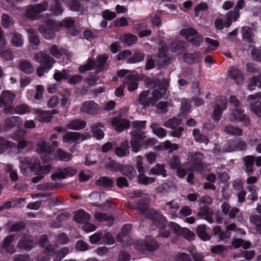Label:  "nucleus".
I'll list each match as a JSON object with an SVG mask.
<instances>
[{
	"label": "nucleus",
	"instance_id": "obj_40",
	"mask_svg": "<svg viewBox=\"0 0 261 261\" xmlns=\"http://www.w3.org/2000/svg\"><path fill=\"white\" fill-rule=\"evenodd\" d=\"M120 39L124 43L128 45H130L137 42V37L132 34H127L121 36Z\"/></svg>",
	"mask_w": 261,
	"mask_h": 261
},
{
	"label": "nucleus",
	"instance_id": "obj_57",
	"mask_svg": "<svg viewBox=\"0 0 261 261\" xmlns=\"http://www.w3.org/2000/svg\"><path fill=\"white\" fill-rule=\"evenodd\" d=\"M130 230L131 226L129 224L125 225L122 228L121 233L117 237V241L119 242H122L123 241V237H125Z\"/></svg>",
	"mask_w": 261,
	"mask_h": 261
},
{
	"label": "nucleus",
	"instance_id": "obj_10",
	"mask_svg": "<svg viewBox=\"0 0 261 261\" xmlns=\"http://www.w3.org/2000/svg\"><path fill=\"white\" fill-rule=\"evenodd\" d=\"M260 98H261V92L249 95L247 97V101L251 110L256 115L261 118V100H259Z\"/></svg>",
	"mask_w": 261,
	"mask_h": 261
},
{
	"label": "nucleus",
	"instance_id": "obj_17",
	"mask_svg": "<svg viewBox=\"0 0 261 261\" xmlns=\"http://www.w3.org/2000/svg\"><path fill=\"white\" fill-rule=\"evenodd\" d=\"M203 155L199 152H195L191 155L190 160L193 170L198 171L202 169L201 161L203 160Z\"/></svg>",
	"mask_w": 261,
	"mask_h": 261
},
{
	"label": "nucleus",
	"instance_id": "obj_39",
	"mask_svg": "<svg viewBox=\"0 0 261 261\" xmlns=\"http://www.w3.org/2000/svg\"><path fill=\"white\" fill-rule=\"evenodd\" d=\"M240 16L239 13L238 12L236 11H230L227 14V18L225 20L224 25L228 28L229 27L232 21H236L237 19Z\"/></svg>",
	"mask_w": 261,
	"mask_h": 261
},
{
	"label": "nucleus",
	"instance_id": "obj_20",
	"mask_svg": "<svg viewBox=\"0 0 261 261\" xmlns=\"http://www.w3.org/2000/svg\"><path fill=\"white\" fill-rule=\"evenodd\" d=\"M134 28L138 31V35L141 38L149 36L151 33V30L147 29L146 24L143 22L136 23Z\"/></svg>",
	"mask_w": 261,
	"mask_h": 261
},
{
	"label": "nucleus",
	"instance_id": "obj_35",
	"mask_svg": "<svg viewBox=\"0 0 261 261\" xmlns=\"http://www.w3.org/2000/svg\"><path fill=\"white\" fill-rule=\"evenodd\" d=\"M196 232L199 238L203 241H208L211 239V236L206 232V226L205 225H198L197 227Z\"/></svg>",
	"mask_w": 261,
	"mask_h": 261
},
{
	"label": "nucleus",
	"instance_id": "obj_41",
	"mask_svg": "<svg viewBox=\"0 0 261 261\" xmlns=\"http://www.w3.org/2000/svg\"><path fill=\"white\" fill-rule=\"evenodd\" d=\"M256 86L261 88V72L259 75L252 77L248 84V88L250 90H254Z\"/></svg>",
	"mask_w": 261,
	"mask_h": 261
},
{
	"label": "nucleus",
	"instance_id": "obj_38",
	"mask_svg": "<svg viewBox=\"0 0 261 261\" xmlns=\"http://www.w3.org/2000/svg\"><path fill=\"white\" fill-rule=\"evenodd\" d=\"M201 59V54L196 53L195 54H187L184 56L185 61L189 64L198 62Z\"/></svg>",
	"mask_w": 261,
	"mask_h": 261
},
{
	"label": "nucleus",
	"instance_id": "obj_2",
	"mask_svg": "<svg viewBox=\"0 0 261 261\" xmlns=\"http://www.w3.org/2000/svg\"><path fill=\"white\" fill-rule=\"evenodd\" d=\"M36 150L42 156L43 160L51 159L53 158L51 156H53L59 158L62 161H68L72 157L69 153L59 149H57L55 153L54 151H52L51 148L46 145L45 141L43 139H40L38 141L36 146Z\"/></svg>",
	"mask_w": 261,
	"mask_h": 261
},
{
	"label": "nucleus",
	"instance_id": "obj_18",
	"mask_svg": "<svg viewBox=\"0 0 261 261\" xmlns=\"http://www.w3.org/2000/svg\"><path fill=\"white\" fill-rule=\"evenodd\" d=\"M6 41L4 38L2 33V30L0 29V56L5 60H8L11 57V53L9 49L5 46Z\"/></svg>",
	"mask_w": 261,
	"mask_h": 261
},
{
	"label": "nucleus",
	"instance_id": "obj_9",
	"mask_svg": "<svg viewBox=\"0 0 261 261\" xmlns=\"http://www.w3.org/2000/svg\"><path fill=\"white\" fill-rule=\"evenodd\" d=\"M1 97L4 105V112L7 114L13 113L14 108L11 105L15 95L9 90L4 91L1 94Z\"/></svg>",
	"mask_w": 261,
	"mask_h": 261
},
{
	"label": "nucleus",
	"instance_id": "obj_42",
	"mask_svg": "<svg viewBox=\"0 0 261 261\" xmlns=\"http://www.w3.org/2000/svg\"><path fill=\"white\" fill-rule=\"evenodd\" d=\"M76 172V170L73 168H64L60 170L58 176L61 178H65L67 176H71L75 175Z\"/></svg>",
	"mask_w": 261,
	"mask_h": 261
},
{
	"label": "nucleus",
	"instance_id": "obj_43",
	"mask_svg": "<svg viewBox=\"0 0 261 261\" xmlns=\"http://www.w3.org/2000/svg\"><path fill=\"white\" fill-rule=\"evenodd\" d=\"M27 31L30 42L35 45L39 44L40 41L36 31L34 29L30 28L27 30Z\"/></svg>",
	"mask_w": 261,
	"mask_h": 261
},
{
	"label": "nucleus",
	"instance_id": "obj_22",
	"mask_svg": "<svg viewBox=\"0 0 261 261\" xmlns=\"http://www.w3.org/2000/svg\"><path fill=\"white\" fill-rule=\"evenodd\" d=\"M36 118L41 122H48L52 117L51 114L49 111H42L41 110H35Z\"/></svg>",
	"mask_w": 261,
	"mask_h": 261
},
{
	"label": "nucleus",
	"instance_id": "obj_19",
	"mask_svg": "<svg viewBox=\"0 0 261 261\" xmlns=\"http://www.w3.org/2000/svg\"><path fill=\"white\" fill-rule=\"evenodd\" d=\"M123 84L127 86L129 91H133L138 88V77L135 72L130 74L128 78L123 82Z\"/></svg>",
	"mask_w": 261,
	"mask_h": 261
},
{
	"label": "nucleus",
	"instance_id": "obj_61",
	"mask_svg": "<svg viewBox=\"0 0 261 261\" xmlns=\"http://www.w3.org/2000/svg\"><path fill=\"white\" fill-rule=\"evenodd\" d=\"M112 184L113 181L106 177H100L96 181V184L100 186H110Z\"/></svg>",
	"mask_w": 261,
	"mask_h": 261
},
{
	"label": "nucleus",
	"instance_id": "obj_28",
	"mask_svg": "<svg viewBox=\"0 0 261 261\" xmlns=\"http://www.w3.org/2000/svg\"><path fill=\"white\" fill-rule=\"evenodd\" d=\"M150 128L153 134L159 138H163L167 135L166 130L156 123H152Z\"/></svg>",
	"mask_w": 261,
	"mask_h": 261
},
{
	"label": "nucleus",
	"instance_id": "obj_31",
	"mask_svg": "<svg viewBox=\"0 0 261 261\" xmlns=\"http://www.w3.org/2000/svg\"><path fill=\"white\" fill-rule=\"evenodd\" d=\"M242 34L243 39L249 43H251L250 46L253 44L252 37L254 35L253 30L248 27H244L242 28Z\"/></svg>",
	"mask_w": 261,
	"mask_h": 261
},
{
	"label": "nucleus",
	"instance_id": "obj_37",
	"mask_svg": "<svg viewBox=\"0 0 261 261\" xmlns=\"http://www.w3.org/2000/svg\"><path fill=\"white\" fill-rule=\"evenodd\" d=\"M224 132L232 136H239L242 134V130L239 127L232 125H226L224 128Z\"/></svg>",
	"mask_w": 261,
	"mask_h": 261
},
{
	"label": "nucleus",
	"instance_id": "obj_63",
	"mask_svg": "<svg viewBox=\"0 0 261 261\" xmlns=\"http://www.w3.org/2000/svg\"><path fill=\"white\" fill-rule=\"evenodd\" d=\"M162 146L166 150H169L170 151H173L178 149V146L175 143H171L169 140H166L162 144Z\"/></svg>",
	"mask_w": 261,
	"mask_h": 261
},
{
	"label": "nucleus",
	"instance_id": "obj_5",
	"mask_svg": "<svg viewBox=\"0 0 261 261\" xmlns=\"http://www.w3.org/2000/svg\"><path fill=\"white\" fill-rule=\"evenodd\" d=\"M62 2L65 4H68L70 9L72 11H77L81 6L80 3L77 0H55L50 4L49 10L55 15H59L62 13L63 11V8L59 4Z\"/></svg>",
	"mask_w": 261,
	"mask_h": 261
},
{
	"label": "nucleus",
	"instance_id": "obj_8",
	"mask_svg": "<svg viewBox=\"0 0 261 261\" xmlns=\"http://www.w3.org/2000/svg\"><path fill=\"white\" fill-rule=\"evenodd\" d=\"M108 58V56L107 54L99 55L97 57V59L95 63H94L92 60L89 59L88 63L85 65L80 67V72L83 73L88 70H90L92 69L94 65L96 66V68L97 71H99L102 70L105 67V65Z\"/></svg>",
	"mask_w": 261,
	"mask_h": 261
},
{
	"label": "nucleus",
	"instance_id": "obj_27",
	"mask_svg": "<svg viewBox=\"0 0 261 261\" xmlns=\"http://www.w3.org/2000/svg\"><path fill=\"white\" fill-rule=\"evenodd\" d=\"M89 219V215L82 210L75 212L73 218V220L75 222L85 223H86Z\"/></svg>",
	"mask_w": 261,
	"mask_h": 261
},
{
	"label": "nucleus",
	"instance_id": "obj_58",
	"mask_svg": "<svg viewBox=\"0 0 261 261\" xmlns=\"http://www.w3.org/2000/svg\"><path fill=\"white\" fill-rule=\"evenodd\" d=\"M40 33L46 39L51 38L54 34V32L53 30L45 29L44 27H40L39 29Z\"/></svg>",
	"mask_w": 261,
	"mask_h": 261
},
{
	"label": "nucleus",
	"instance_id": "obj_49",
	"mask_svg": "<svg viewBox=\"0 0 261 261\" xmlns=\"http://www.w3.org/2000/svg\"><path fill=\"white\" fill-rule=\"evenodd\" d=\"M193 135L196 141L200 143H204L206 145L208 143V141L206 137L202 135L200 131L197 129H194L193 131Z\"/></svg>",
	"mask_w": 261,
	"mask_h": 261
},
{
	"label": "nucleus",
	"instance_id": "obj_26",
	"mask_svg": "<svg viewBox=\"0 0 261 261\" xmlns=\"http://www.w3.org/2000/svg\"><path fill=\"white\" fill-rule=\"evenodd\" d=\"M86 125L85 121L81 119H74L67 123L66 127L70 129L78 130L84 128Z\"/></svg>",
	"mask_w": 261,
	"mask_h": 261
},
{
	"label": "nucleus",
	"instance_id": "obj_30",
	"mask_svg": "<svg viewBox=\"0 0 261 261\" xmlns=\"http://www.w3.org/2000/svg\"><path fill=\"white\" fill-rule=\"evenodd\" d=\"M115 153L119 157H123L129 154L128 143L125 141L122 143L120 146L115 149Z\"/></svg>",
	"mask_w": 261,
	"mask_h": 261
},
{
	"label": "nucleus",
	"instance_id": "obj_21",
	"mask_svg": "<svg viewBox=\"0 0 261 261\" xmlns=\"http://www.w3.org/2000/svg\"><path fill=\"white\" fill-rule=\"evenodd\" d=\"M33 243L31 238L29 236L23 237L18 243V247L26 251H30L33 247Z\"/></svg>",
	"mask_w": 261,
	"mask_h": 261
},
{
	"label": "nucleus",
	"instance_id": "obj_15",
	"mask_svg": "<svg viewBox=\"0 0 261 261\" xmlns=\"http://www.w3.org/2000/svg\"><path fill=\"white\" fill-rule=\"evenodd\" d=\"M44 21L48 25H53L54 28L56 30H59L62 27H70L73 24L74 21L69 18H66L60 23H56L52 19L51 17H48Z\"/></svg>",
	"mask_w": 261,
	"mask_h": 261
},
{
	"label": "nucleus",
	"instance_id": "obj_16",
	"mask_svg": "<svg viewBox=\"0 0 261 261\" xmlns=\"http://www.w3.org/2000/svg\"><path fill=\"white\" fill-rule=\"evenodd\" d=\"M111 124L113 127L118 132L123 131L129 126V121L120 117H117L112 119Z\"/></svg>",
	"mask_w": 261,
	"mask_h": 261
},
{
	"label": "nucleus",
	"instance_id": "obj_3",
	"mask_svg": "<svg viewBox=\"0 0 261 261\" xmlns=\"http://www.w3.org/2000/svg\"><path fill=\"white\" fill-rule=\"evenodd\" d=\"M20 170L22 173L26 176L29 175L31 172L35 171L46 173L51 169V166L48 164L40 166V161L35 158H22L20 160Z\"/></svg>",
	"mask_w": 261,
	"mask_h": 261
},
{
	"label": "nucleus",
	"instance_id": "obj_32",
	"mask_svg": "<svg viewBox=\"0 0 261 261\" xmlns=\"http://www.w3.org/2000/svg\"><path fill=\"white\" fill-rule=\"evenodd\" d=\"M254 161V158L252 155H247L244 158L246 171L248 175L251 174L253 172Z\"/></svg>",
	"mask_w": 261,
	"mask_h": 261
},
{
	"label": "nucleus",
	"instance_id": "obj_14",
	"mask_svg": "<svg viewBox=\"0 0 261 261\" xmlns=\"http://www.w3.org/2000/svg\"><path fill=\"white\" fill-rule=\"evenodd\" d=\"M99 109L98 104L93 100H89L82 103L80 107V111L89 115H94L98 113Z\"/></svg>",
	"mask_w": 261,
	"mask_h": 261
},
{
	"label": "nucleus",
	"instance_id": "obj_46",
	"mask_svg": "<svg viewBox=\"0 0 261 261\" xmlns=\"http://www.w3.org/2000/svg\"><path fill=\"white\" fill-rule=\"evenodd\" d=\"M181 123V120L177 118L169 119L165 121L163 125L166 127L174 128L178 126Z\"/></svg>",
	"mask_w": 261,
	"mask_h": 261
},
{
	"label": "nucleus",
	"instance_id": "obj_55",
	"mask_svg": "<svg viewBox=\"0 0 261 261\" xmlns=\"http://www.w3.org/2000/svg\"><path fill=\"white\" fill-rule=\"evenodd\" d=\"M138 182L140 184L144 185H148L152 183L155 179L152 177H148L145 175L144 174L140 173L138 176Z\"/></svg>",
	"mask_w": 261,
	"mask_h": 261
},
{
	"label": "nucleus",
	"instance_id": "obj_60",
	"mask_svg": "<svg viewBox=\"0 0 261 261\" xmlns=\"http://www.w3.org/2000/svg\"><path fill=\"white\" fill-rule=\"evenodd\" d=\"M68 76V73L66 72L65 70H63L62 71H56L54 74L55 80L57 81H60L63 79H67Z\"/></svg>",
	"mask_w": 261,
	"mask_h": 261
},
{
	"label": "nucleus",
	"instance_id": "obj_44",
	"mask_svg": "<svg viewBox=\"0 0 261 261\" xmlns=\"http://www.w3.org/2000/svg\"><path fill=\"white\" fill-rule=\"evenodd\" d=\"M11 42L13 46L20 47L23 44V38L20 34L15 33L12 35Z\"/></svg>",
	"mask_w": 261,
	"mask_h": 261
},
{
	"label": "nucleus",
	"instance_id": "obj_11",
	"mask_svg": "<svg viewBox=\"0 0 261 261\" xmlns=\"http://www.w3.org/2000/svg\"><path fill=\"white\" fill-rule=\"evenodd\" d=\"M47 5L45 3L30 6L26 10L24 15L31 19H35L37 14L45 11Z\"/></svg>",
	"mask_w": 261,
	"mask_h": 261
},
{
	"label": "nucleus",
	"instance_id": "obj_64",
	"mask_svg": "<svg viewBox=\"0 0 261 261\" xmlns=\"http://www.w3.org/2000/svg\"><path fill=\"white\" fill-rule=\"evenodd\" d=\"M175 261H191L189 254L185 253H178L174 257Z\"/></svg>",
	"mask_w": 261,
	"mask_h": 261
},
{
	"label": "nucleus",
	"instance_id": "obj_36",
	"mask_svg": "<svg viewBox=\"0 0 261 261\" xmlns=\"http://www.w3.org/2000/svg\"><path fill=\"white\" fill-rule=\"evenodd\" d=\"M64 142L73 143L79 141V135L77 132H68L63 136Z\"/></svg>",
	"mask_w": 261,
	"mask_h": 261
},
{
	"label": "nucleus",
	"instance_id": "obj_48",
	"mask_svg": "<svg viewBox=\"0 0 261 261\" xmlns=\"http://www.w3.org/2000/svg\"><path fill=\"white\" fill-rule=\"evenodd\" d=\"M20 69L24 72L30 73L34 70V67L28 61H22L19 64Z\"/></svg>",
	"mask_w": 261,
	"mask_h": 261
},
{
	"label": "nucleus",
	"instance_id": "obj_56",
	"mask_svg": "<svg viewBox=\"0 0 261 261\" xmlns=\"http://www.w3.org/2000/svg\"><path fill=\"white\" fill-rule=\"evenodd\" d=\"M14 111L16 114L22 115L29 113L30 111V110L28 106L24 104H21L17 106L15 108Z\"/></svg>",
	"mask_w": 261,
	"mask_h": 261
},
{
	"label": "nucleus",
	"instance_id": "obj_51",
	"mask_svg": "<svg viewBox=\"0 0 261 261\" xmlns=\"http://www.w3.org/2000/svg\"><path fill=\"white\" fill-rule=\"evenodd\" d=\"M21 122V118L18 116H12L7 118L6 120V124L9 127L18 125Z\"/></svg>",
	"mask_w": 261,
	"mask_h": 261
},
{
	"label": "nucleus",
	"instance_id": "obj_13",
	"mask_svg": "<svg viewBox=\"0 0 261 261\" xmlns=\"http://www.w3.org/2000/svg\"><path fill=\"white\" fill-rule=\"evenodd\" d=\"M226 105L227 102L225 98H220L216 100L212 115V118L214 120H220L223 111L226 109Z\"/></svg>",
	"mask_w": 261,
	"mask_h": 261
},
{
	"label": "nucleus",
	"instance_id": "obj_29",
	"mask_svg": "<svg viewBox=\"0 0 261 261\" xmlns=\"http://www.w3.org/2000/svg\"><path fill=\"white\" fill-rule=\"evenodd\" d=\"M229 145H236V146L226 148V150L228 152H231L236 150H241L245 148V143L243 141L240 140H231L228 144Z\"/></svg>",
	"mask_w": 261,
	"mask_h": 261
},
{
	"label": "nucleus",
	"instance_id": "obj_24",
	"mask_svg": "<svg viewBox=\"0 0 261 261\" xmlns=\"http://www.w3.org/2000/svg\"><path fill=\"white\" fill-rule=\"evenodd\" d=\"M145 137L138 135L135 132L132 133V139L131 140V145L133 151L137 152L140 149V142L143 140Z\"/></svg>",
	"mask_w": 261,
	"mask_h": 261
},
{
	"label": "nucleus",
	"instance_id": "obj_6",
	"mask_svg": "<svg viewBox=\"0 0 261 261\" xmlns=\"http://www.w3.org/2000/svg\"><path fill=\"white\" fill-rule=\"evenodd\" d=\"M34 58L36 62L42 64V67H39L37 69V74L39 76H42L44 72L48 71L55 62L53 58L42 52L36 54Z\"/></svg>",
	"mask_w": 261,
	"mask_h": 261
},
{
	"label": "nucleus",
	"instance_id": "obj_54",
	"mask_svg": "<svg viewBox=\"0 0 261 261\" xmlns=\"http://www.w3.org/2000/svg\"><path fill=\"white\" fill-rule=\"evenodd\" d=\"M14 144L0 138V154L4 153L6 148L13 147Z\"/></svg>",
	"mask_w": 261,
	"mask_h": 261
},
{
	"label": "nucleus",
	"instance_id": "obj_7",
	"mask_svg": "<svg viewBox=\"0 0 261 261\" xmlns=\"http://www.w3.org/2000/svg\"><path fill=\"white\" fill-rule=\"evenodd\" d=\"M39 245L44 249V256H39L36 258V261H48L49 260V255H51L55 252L56 245H51L47 240V237L45 235H42L40 237L39 241Z\"/></svg>",
	"mask_w": 261,
	"mask_h": 261
},
{
	"label": "nucleus",
	"instance_id": "obj_1",
	"mask_svg": "<svg viewBox=\"0 0 261 261\" xmlns=\"http://www.w3.org/2000/svg\"><path fill=\"white\" fill-rule=\"evenodd\" d=\"M168 84V79L164 80L163 85L161 87L158 86L159 85L158 83H154L156 89L151 92L146 90L141 93L139 98V102L144 106L154 105L158 100L165 95Z\"/></svg>",
	"mask_w": 261,
	"mask_h": 261
},
{
	"label": "nucleus",
	"instance_id": "obj_33",
	"mask_svg": "<svg viewBox=\"0 0 261 261\" xmlns=\"http://www.w3.org/2000/svg\"><path fill=\"white\" fill-rule=\"evenodd\" d=\"M103 125L99 123H95L91 126V132L97 139H102L104 137V133L101 129Z\"/></svg>",
	"mask_w": 261,
	"mask_h": 261
},
{
	"label": "nucleus",
	"instance_id": "obj_4",
	"mask_svg": "<svg viewBox=\"0 0 261 261\" xmlns=\"http://www.w3.org/2000/svg\"><path fill=\"white\" fill-rule=\"evenodd\" d=\"M229 120L230 121H241L245 119L240 102L235 96H231L229 98Z\"/></svg>",
	"mask_w": 261,
	"mask_h": 261
},
{
	"label": "nucleus",
	"instance_id": "obj_62",
	"mask_svg": "<svg viewBox=\"0 0 261 261\" xmlns=\"http://www.w3.org/2000/svg\"><path fill=\"white\" fill-rule=\"evenodd\" d=\"M179 207L178 203L174 201L168 202L165 205V210L173 213L176 212Z\"/></svg>",
	"mask_w": 261,
	"mask_h": 261
},
{
	"label": "nucleus",
	"instance_id": "obj_45",
	"mask_svg": "<svg viewBox=\"0 0 261 261\" xmlns=\"http://www.w3.org/2000/svg\"><path fill=\"white\" fill-rule=\"evenodd\" d=\"M151 219L154 220V224L157 226L161 225L163 227L166 222L165 217L163 215L158 213L156 212H153Z\"/></svg>",
	"mask_w": 261,
	"mask_h": 261
},
{
	"label": "nucleus",
	"instance_id": "obj_47",
	"mask_svg": "<svg viewBox=\"0 0 261 261\" xmlns=\"http://www.w3.org/2000/svg\"><path fill=\"white\" fill-rule=\"evenodd\" d=\"M2 24L5 28H9L13 25L14 21L8 15L4 14L2 16Z\"/></svg>",
	"mask_w": 261,
	"mask_h": 261
},
{
	"label": "nucleus",
	"instance_id": "obj_50",
	"mask_svg": "<svg viewBox=\"0 0 261 261\" xmlns=\"http://www.w3.org/2000/svg\"><path fill=\"white\" fill-rule=\"evenodd\" d=\"M196 31L193 28H185L182 29L180 31V34L184 36L186 39L191 40L193 36L196 34Z\"/></svg>",
	"mask_w": 261,
	"mask_h": 261
},
{
	"label": "nucleus",
	"instance_id": "obj_53",
	"mask_svg": "<svg viewBox=\"0 0 261 261\" xmlns=\"http://www.w3.org/2000/svg\"><path fill=\"white\" fill-rule=\"evenodd\" d=\"M150 172L153 174L162 175L163 176L166 175V170L163 165L156 164L154 167L151 169Z\"/></svg>",
	"mask_w": 261,
	"mask_h": 261
},
{
	"label": "nucleus",
	"instance_id": "obj_23",
	"mask_svg": "<svg viewBox=\"0 0 261 261\" xmlns=\"http://www.w3.org/2000/svg\"><path fill=\"white\" fill-rule=\"evenodd\" d=\"M14 236H9L4 240L2 244V248L10 253H13L14 252Z\"/></svg>",
	"mask_w": 261,
	"mask_h": 261
},
{
	"label": "nucleus",
	"instance_id": "obj_52",
	"mask_svg": "<svg viewBox=\"0 0 261 261\" xmlns=\"http://www.w3.org/2000/svg\"><path fill=\"white\" fill-rule=\"evenodd\" d=\"M6 171L9 173L10 177L12 181H16L18 179L17 171L12 165L8 164L6 166Z\"/></svg>",
	"mask_w": 261,
	"mask_h": 261
},
{
	"label": "nucleus",
	"instance_id": "obj_25",
	"mask_svg": "<svg viewBox=\"0 0 261 261\" xmlns=\"http://www.w3.org/2000/svg\"><path fill=\"white\" fill-rule=\"evenodd\" d=\"M228 75L237 83L242 82L244 79L243 73L238 68L231 67L228 71Z\"/></svg>",
	"mask_w": 261,
	"mask_h": 261
},
{
	"label": "nucleus",
	"instance_id": "obj_34",
	"mask_svg": "<svg viewBox=\"0 0 261 261\" xmlns=\"http://www.w3.org/2000/svg\"><path fill=\"white\" fill-rule=\"evenodd\" d=\"M222 210L224 214L228 215L230 218H234L236 214L239 212V209L236 207L231 208L229 205L224 202L222 205Z\"/></svg>",
	"mask_w": 261,
	"mask_h": 261
},
{
	"label": "nucleus",
	"instance_id": "obj_12",
	"mask_svg": "<svg viewBox=\"0 0 261 261\" xmlns=\"http://www.w3.org/2000/svg\"><path fill=\"white\" fill-rule=\"evenodd\" d=\"M134 247L138 251L145 253L146 251H154L158 248V244L154 240L147 242L139 241L135 243Z\"/></svg>",
	"mask_w": 261,
	"mask_h": 261
},
{
	"label": "nucleus",
	"instance_id": "obj_59",
	"mask_svg": "<svg viewBox=\"0 0 261 261\" xmlns=\"http://www.w3.org/2000/svg\"><path fill=\"white\" fill-rule=\"evenodd\" d=\"M232 244L236 248H238L241 246H243V247L244 249H247L250 246V242L249 241L244 242L241 239H235L232 242Z\"/></svg>",
	"mask_w": 261,
	"mask_h": 261
}]
</instances>
